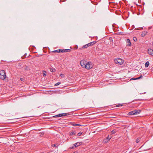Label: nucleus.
<instances>
[{
  "label": "nucleus",
  "mask_w": 153,
  "mask_h": 153,
  "mask_svg": "<svg viewBox=\"0 0 153 153\" xmlns=\"http://www.w3.org/2000/svg\"><path fill=\"white\" fill-rule=\"evenodd\" d=\"M82 134V132H80L78 134H77V135L78 136H81V134Z\"/></svg>",
  "instance_id": "obj_27"
},
{
  "label": "nucleus",
  "mask_w": 153,
  "mask_h": 153,
  "mask_svg": "<svg viewBox=\"0 0 153 153\" xmlns=\"http://www.w3.org/2000/svg\"><path fill=\"white\" fill-rule=\"evenodd\" d=\"M20 79L22 81H24V80H25L24 79L22 78H20Z\"/></svg>",
  "instance_id": "obj_31"
},
{
  "label": "nucleus",
  "mask_w": 153,
  "mask_h": 153,
  "mask_svg": "<svg viewBox=\"0 0 153 153\" xmlns=\"http://www.w3.org/2000/svg\"><path fill=\"white\" fill-rule=\"evenodd\" d=\"M149 54L153 56V50L152 49H149L148 51Z\"/></svg>",
  "instance_id": "obj_8"
},
{
  "label": "nucleus",
  "mask_w": 153,
  "mask_h": 153,
  "mask_svg": "<svg viewBox=\"0 0 153 153\" xmlns=\"http://www.w3.org/2000/svg\"><path fill=\"white\" fill-rule=\"evenodd\" d=\"M143 76L141 75L140 77H139L137 78H132L131 79V80H137V79H140L141 78H142V77H143Z\"/></svg>",
  "instance_id": "obj_17"
},
{
  "label": "nucleus",
  "mask_w": 153,
  "mask_h": 153,
  "mask_svg": "<svg viewBox=\"0 0 153 153\" xmlns=\"http://www.w3.org/2000/svg\"><path fill=\"white\" fill-rule=\"evenodd\" d=\"M123 105V104H119L116 105L117 107L119 106H122Z\"/></svg>",
  "instance_id": "obj_22"
},
{
  "label": "nucleus",
  "mask_w": 153,
  "mask_h": 153,
  "mask_svg": "<svg viewBox=\"0 0 153 153\" xmlns=\"http://www.w3.org/2000/svg\"><path fill=\"white\" fill-rule=\"evenodd\" d=\"M72 125L74 126H81V125L80 124H76L74 123H72Z\"/></svg>",
  "instance_id": "obj_18"
},
{
  "label": "nucleus",
  "mask_w": 153,
  "mask_h": 153,
  "mask_svg": "<svg viewBox=\"0 0 153 153\" xmlns=\"http://www.w3.org/2000/svg\"><path fill=\"white\" fill-rule=\"evenodd\" d=\"M70 135L72 136L75 135L76 134V132L75 131L70 132L69 133Z\"/></svg>",
  "instance_id": "obj_16"
},
{
  "label": "nucleus",
  "mask_w": 153,
  "mask_h": 153,
  "mask_svg": "<svg viewBox=\"0 0 153 153\" xmlns=\"http://www.w3.org/2000/svg\"><path fill=\"white\" fill-rule=\"evenodd\" d=\"M60 76L62 78L64 77L65 76L64 75L62 74H60Z\"/></svg>",
  "instance_id": "obj_28"
},
{
  "label": "nucleus",
  "mask_w": 153,
  "mask_h": 153,
  "mask_svg": "<svg viewBox=\"0 0 153 153\" xmlns=\"http://www.w3.org/2000/svg\"><path fill=\"white\" fill-rule=\"evenodd\" d=\"M71 49H61V52H70L71 51Z\"/></svg>",
  "instance_id": "obj_7"
},
{
  "label": "nucleus",
  "mask_w": 153,
  "mask_h": 153,
  "mask_svg": "<svg viewBox=\"0 0 153 153\" xmlns=\"http://www.w3.org/2000/svg\"><path fill=\"white\" fill-rule=\"evenodd\" d=\"M22 58H24V56H22Z\"/></svg>",
  "instance_id": "obj_34"
},
{
  "label": "nucleus",
  "mask_w": 153,
  "mask_h": 153,
  "mask_svg": "<svg viewBox=\"0 0 153 153\" xmlns=\"http://www.w3.org/2000/svg\"><path fill=\"white\" fill-rule=\"evenodd\" d=\"M61 49H58L56 50L53 51H52L51 52L53 53L57 52V53H60L61 52Z\"/></svg>",
  "instance_id": "obj_19"
},
{
  "label": "nucleus",
  "mask_w": 153,
  "mask_h": 153,
  "mask_svg": "<svg viewBox=\"0 0 153 153\" xmlns=\"http://www.w3.org/2000/svg\"><path fill=\"white\" fill-rule=\"evenodd\" d=\"M147 32L146 31H144L142 32L141 34V36L142 37L145 36L147 34Z\"/></svg>",
  "instance_id": "obj_14"
},
{
  "label": "nucleus",
  "mask_w": 153,
  "mask_h": 153,
  "mask_svg": "<svg viewBox=\"0 0 153 153\" xmlns=\"http://www.w3.org/2000/svg\"><path fill=\"white\" fill-rule=\"evenodd\" d=\"M127 45L128 46H130L131 45V43L130 40L129 39H127L126 40Z\"/></svg>",
  "instance_id": "obj_12"
},
{
  "label": "nucleus",
  "mask_w": 153,
  "mask_h": 153,
  "mask_svg": "<svg viewBox=\"0 0 153 153\" xmlns=\"http://www.w3.org/2000/svg\"><path fill=\"white\" fill-rule=\"evenodd\" d=\"M22 68H23L25 71H28L30 70V68L26 65L23 66Z\"/></svg>",
  "instance_id": "obj_10"
},
{
  "label": "nucleus",
  "mask_w": 153,
  "mask_h": 153,
  "mask_svg": "<svg viewBox=\"0 0 153 153\" xmlns=\"http://www.w3.org/2000/svg\"><path fill=\"white\" fill-rule=\"evenodd\" d=\"M61 82H58L55 84V86H57L60 84Z\"/></svg>",
  "instance_id": "obj_26"
},
{
  "label": "nucleus",
  "mask_w": 153,
  "mask_h": 153,
  "mask_svg": "<svg viewBox=\"0 0 153 153\" xmlns=\"http://www.w3.org/2000/svg\"><path fill=\"white\" fill-rule=\"evenodd\" d=\"M81 145V144L79 143H77L74 144V146L70 147V149H72L75 148L76 147H77L80 146Z\"/></svg>",
  "instance_id": "obj_5"
},
{
  "label": "nucleus",
  "mask_w": 153,
  "mask_h": 153,
  "mask_svg": "<svg viewBox=\"0 0 153 153\" xmlns=\"http://www.w3.org/2000/svg\"><path fill=\"white\" fill-rule=\"evenodd\" d=\"M86 63V62H85L84 61L82 60L80 62L81 65L83 68L85 67V65Z\"/></svg>",
  "instance_id": "obj_6"
},
{
  "label": "nucleus",
  "mask_w": 153,
  "mask_h": 153,
  "mask_svg": "<svg viewBox=\"0 0 153 153\" xmlns=\"http://www.w3.org/2000/svg\"><path fill=\"white\" fill-rule=\"evenodd\" d=\"M111 137L110 138L109 136H108L104 140V142L105 143L107 142L109 140L111 139Z\"/></svg>",
  "instance_id": "obj_13"
},
{
  "label": "nucleus",
  "mask_w": 153,
  "mask_h": 153,
  "mask_svg": "<svg viewBox=\"0 0 153 153\" xmlns=\"http://www.w3.org/2000/svg\"><path fill=\"white\" fill-rule=\"evenodd\" d=\"M140 110H135L129 112L128 115H134L140 114L141 112Z\"/></svg>",
  "instance_id": "obj_2"
},
{
  "label": "nucleus",
  "mask_w": 153,
  "mask_h": 153,
  "mask_svg": "<svg viewBox=\"0 0 153 153\" xmlns=\"http://www.w3.org/2000/svg\"><path fill=\"white\" fill-rule=\"evenodd\" d=\"M59 114L57 115H55L53 116V117H59Z\"/></svg>",
  "instance_id": "obj_30"
},
{
  "label": "nucleus",
  "mask_w": 153,
  "mask_h": 153,
  "mask_svg": "<svg viewBox=\"0 0 153 153\" xmlns=\"http://www.w3.org/2000/svg\"><path fill=\"white\" fill-rule=\"evenodd\" d=\"M114 62L117 64L121 65L123 63V60L120 58L115 59L114 60Z\"/></svg>",
  "instance_id": "obj_3"
},
{
  "label": "nucleus",
  "mask_w": 153,
  "mask_h": 153,
  "mask_svg": "<svg viewBox=\"0 0 153 153\" xmlns=\"http://www.w3.org/2000/svg\"><path fill=\"white\" fill-rule=\"evenodd\" d=\"M96 43V41H93L91 42L88 44H87V45L88 47L90 46H91L93 45H94Z\"/></svg>",
  "instance_id": "obj_11"
},
{
  "label": "nucleus",
  "mask_w": 153,
  "mask_h": 153,
  "mask_svg": "<svg viewBox=\"0 0 153 153\" xmlns=\"http://www.w3.org/2000/svg\"><path fill=\"white\" fill-rule=\"evenodd\" d=\"M88 46L87 45V44H86V45H83L82 48V49H84V48H87L88 47Z\"/></svg>",
  "instance_id": "obj_21"
},
{
  "label": "nucleus",
  "mask_w": 153,
  "mask_h": 153,
  "mask_svg": "<svg viewBox=\"0 0 153 153\" xmlns=\"http://www.w3.org/2000/svg\"><path fill=\"white\" fill-rule=\"evenodd\" d=\"M140 138H138L137 139V140H136V142L137 143H138V142L140 141Z\"/></svg>",
  "instance_id": "obj_25"
},
{
  "label": "nucleus",
  "mask_w": 153,
  "mask_h": 153,
  "mask_svg": "<svg viewBox=\"0 0 153 153\" xmlns=\"http://www.w3.org/2000/svg\"><path fill=\"white\" fill-rule=\"evenodd\" d=\"M52 146H53H53H54V147H56V145L55 144H53V145H52Z\"/></svg>",
  "instance_id": "obj_32"
},
{
  "label": "nucleus",
  "mask_w": 153,
  "mask_h": 153,
  "mask_svg": "<svg viewBox=\"0 0 153 153\" xmlns=\"http://www.w3.org/2000/svg\"><path fill=\"white\" fill-rule=\"evenodd\" d=\"M116 133V131L115 130H112L111 132V134H115V133Z\"/></svg>",
  "instance_id": "obj_24"
},
{
  "label": "nucleus",
  "mask_w": 153,
  "mask_h": 153,
  "mask_svg": "<svg viewBox=\"0 0 153 153\" xmlns=\"http://www.w3.org/2000/svg\"><path fill=\"white\" fill-rule=\"evenodd\" d=\"M149 65V61H147L146 62L145 66L146 67H148Z\"/></svg>",
  "instance_id": "obj_20"
},
{
  "label": "nucleus",
  "mask_w": 153,
  "mask_h": 153,
  "mask_svg": "<svg viewBox=\"0 0 153 153\" xmlns=\"http://www.w3.org/2000/svg\"><path fill=\"white\" fill-rule=\"evenodd\" d=\"M70 114L69 113H63V114H59V117H61L62 116H65L67 115H69Z\"/></svg>",
  "instance_id": "obj_9"
},
{
  "label": "nucleus",
  "mask_w": 153,
  "mask_h": 153,
  "mask_svg": "<svg viewBox=\"0 0 153 153\" xmlns=\"http://www.w3.org/2000/svg\"><path fill=\"white\" fill-rule=\"evenodd\" d=\"M22 64L21 63H19V65H18L19 67V68H22Z\"/></svg>",
  "instance_id": "obj_23"
},
{
  "label": "nucleus",
  "mask_w": 153,
  "mask_h": 153,
  "mask_svg": "<svg viewBox=\"0 0 153 153\" xmlns=\"http://www.w3.org/2000/svg\"><path fill=\"white\" fill-rule=\"evenodd\" d=\"M49 69L50 71L52 72H55L56 71L55 69L53 68H51Z\"/></svg>",
  "instance_id": "obj_15"
},
{
  "label": "nucleus",
  "mask_w": 153,
  "mask_h": 153,
  "mask_svg": "<svg viewBox=\"0 0 153 153\" xmlns=\"http://www.w3.org/2000/svg\"><path fill=\"white\" fill-rule=\"evenodd\" d=\"M137 38L136 37H133V40L134 41H136L137 40Z\"/></svg>",
  "instance_id": "obj_29"
},
{
  "label": "nucleus",
  "mask_w": 153,
  "mask_h": 153,
  "mask_svg": "<svg viewBox=\"0 0 153 153\" xmlns=\"http://www.w3.org/2000/svg\"><path fill=\"white\" fill-rule=\"evenodd\" d=\"M93 67V65L91 62H86L85 65V68L87 69H90Z\"/></svg>",
  "instance_id": "obj_4"
},
{
  "label": "nucleus",
  "mask_w": 153,
  "mask_h": 153,
  "mask_svg": "<svg viewBox=\"0 0 153 153\" xmlns=\"http://www.w3.org/2000/svg\"><path fill=\"white\" fill-rule=\"evenodd\" d=\"M6 77V73L5 72L4 70L0 71V79H4Z\"/></svg>",
  "instance_id": "obj_1"
},
{
  "label": "nucleus",
  "mask_w": 153,
  "mask_h": 153,
  "mask_svg": "<svg viewBox=\"0 0 153 153\" xmlns=\"http://www.w3.org/2000/svg\"><path fill=\"white\" fill-rule=\"evenodd\" d=\"M76 153V152H74V153Z\"/></svg>",
  "instance_id": "obj_35"
},
{
  "label": "nucleus",
  "mask_w": 153,
  "mask_h": 153,
  "mask_svg": "<svg viewBox=\"0 0 153 153\" xmlns=\"http://www.w3.org/2000/svg\"><path fill=\"white\" fill-rule=\"evenodd\" d=\"M43 76H46V74L45 73L43 74Z\"/></svg>",
  "instance_id": "obj_33"
}]
</instances>
